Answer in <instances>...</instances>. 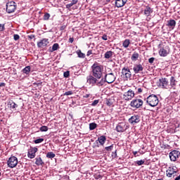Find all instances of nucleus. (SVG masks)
<instances>
[{"label": "nucleus", "mask_w": 180, "mask_h": 180, "mask_svg": "<svg viewBox=\"0 0 180 180\" xmlns=\"http://www.w3.org/2000/svg\"><path fill=\"white\" fill-rule=\"evenodd\" d=\"M133 154H134V155L136 157V156L137 155V151H134V152H133Z\"/></svg>", "instance_id": "obj_59"}, {"label": "nucleus", "mask_w": 180, "mask_h": 180, "mask_svg": "<svg viewBox=\"0 0 180 180\" xmlns=\"http://www.w3.org/2000/svg\"><path fill=\"white\" fill-rule=\"evenodd\" d=\"M91 70L93 72V76L97 79H101L102 77V66L94 64L91 66Z\"/></svg>", "instance_id": "obj_1"}, {"label": "nucleus", "mask_w": 180, "mask_h": 180, "mask_svg": "<svg viewBox=\"0 0 180 180\" xmlns=\"http://www.w3.org/2000/svg\"><path fill=\"white\" fill-rule=\"evenodd\" d=\"M22 72L23 74H26V75H29V73L30 72V66H26L22 70Z\"/></svg>", "instance_id": "obj_31"}, {"label": "nucleus", "mask_w": 180, "mask_h": 180, "mask_svg": "<svg viewBox=\"0 0 180 180\" xmlns=\"http://www.w3.org/2000/svg\"><path fill=\"white\" fill-rule=\"evenodd\" d=\"M153 8H151L150 6H146L144 9L143 13H144L145 16L148 17V16H150V15H151V13H153Z\"/></svg>", "instance_id": "obj_22"}, {"label": "nucleus", "mask_w": 180, "mask_h": 180, "mask_svg": "<svg viewBox=\"0 0 180 180\" xmlns=\"http://www.w3.org/2000/svg\"><path fill=\"white\" fill-rule=\"evenodd\" d=\"M54 157H56V154H54V153H53V152H49L46 154V158H51V160H53V158H54Z\"/></svg>", "instance_id": "obj_34"}, {"label": "nucleus", "mask_w": 180, "mask_h": 180, "mask_svg": "<svg viewBox=\"0 0 180 180\" xmlns=\"http://www.w3.org/2000/svg\"><path fill=\"white\" fill-rule=\"evenodd\" d=\"M6 84L4 82L0 83V86H5Z\"/></svg>", "instance_id": "obj_58"}, {"label": "nucleus", "mask_w": 180, "mask_h": 180, "mask_svg": "<svg viewBox=\"0 0 180 180\" xmlns=\"http://www.w3.org/2000/svg\"><path fill=\"white\" fill-rule=\"evenodd\" d=\"M122 75H124L127 79L131 78V72L130 71V69H129V68H123L122 70Z\"/></svg>", "instance_id": "obj_16"}, {"label": "nucleus", "mask_w": 180, "mask_h": 180, "mask_svg": "<svg viewBox=\"0 0 180 180\" xmlns=\"http://www.w3.org/2000/svg\"><path fill=\"white\" fill-rule=\"evenodd\" d=\"M58 49H60V45L57 43L53 44V45L52 46V49L50 51L51 53H53V51H57Z\"/></svg>", "instance_id": "obj_30"}, {"label": "nucleus", "mask_w": 180, "mask_h": 180, "mask_svg": "<svg viewBox=\"0 0 180 180\" xmlns=\"http://www.w3.org/2000/svg\"><path fill=\"white\" fill-rule=\"evenodd\" d=\"M129 123H131V124H133L134 126V124H137V123H140V115H134L129 119Z\"/></svg>", "instance_id": "obj_14"}, {"label": "nucleus", "mask_w": 180, "mask_h": 180, "mask_svg": "<svg viewBox=\"0 0 180 180\" xmlns=\"http://www.w3.org/2000/svg\"><path fill=\"white\" fill-rule=\"evenodd\" d=\"M63 77L64 78H68L70 77V71L64 72Z\"/></svg>", "instance_id": "obj_43"}, {"label": "nucleus", "mask_w": 180, "mask_h": 180, "mask_svg": "<svg viewBox=\"0 0 180 180\" xmlns=\"http://www.w3.org/2000/svg\"><path fill=\"white\" fill-rule=\"evenodd\" d=\"M167 26L173 30V29H175V26H176V21L172 19L169 20H167Z\"/></svg>", "instance_id": "obj_20"}, {"label": "nucleus", "mask_w": 180, "mask_h": 180, "mask_svg": "<svg viewBox=\"0 0 180 180\" xmlns=\"http://www.w3.org/2000/svg\"><path fill=\"white\" fill-rule=\"evenodd\" d=\"M92 96L91 94H84L83 96L84 98H91Z\"/></svg>", "instance_id": "obj_51"}, {"label": "nucleus", "mask_w": 180, "mask_h": 180, "mask_svg": "<svg viewBox=\"0 0 180 180\" xmlns=\"http://www.w3.org/2000/svg\"><path fill=\"white\" fill-rule=\"evenodd\" d=\"M107 1V2H110V0H106Z\"/></svg>", "instance_id": "obj_60"}, {"label": "nucleus", "mask_w": 180, "mask_h": 180, "mask_svg": "<svg viewBox=\"0 0 180 180\" xmlns=\"http://www.w3.org/2000/svg\"><path fill=\"white\" fill-rule=\"evenodd\" d=\"M37 148H30L27 152V157L31 160H33L36 157V152L38 151Z\"/></svg>", "instance_id": "obj_15"}, {"label": "nucleus", "mask_w": 180, "mask_h": 180, "mask_svg": "<svg viewBox=\"0 0 180 180\" xmlns=\"http://www.w3.org/2000/svg\"><path fill=\"white\" fill-rule=\"evenodd\" d=\"M127 3V0H116L115 6L117 8H123V6L126 5Z\"/></svg>", "instance_id": "obj_19"}, {"label": "nucleus", "mask_w": 180, "mask_h": 180, "mask_svg": "<svg viewBox=\"0 0 180 180\" xmlns=\"http://www.w3.org/2000/svg\"><path fill=\"white\" fill-rule=\"evenodd\" d=\"M113 56V51H108L104 54V58L109 59L111 58V57Z\"/></svg>", "instance_id": "obj_27"}, {"label": "nucleus", "mask_w": 180, "mask_h": 180, "mask_svg": "<svg viewBox=\"0 0 180 180\" xmlns=\"http://www.w3.org/2000/svg\"><path fill=\"white\" fill-rule=\"evenodd\" d=\"M71 4L72 5H75L76 4H78V0H72Z\"/></svg>", "instance_id": "obj_54"}, {"label": "nucleus", "mask_w": 180, "mask_h": 180, "mask_svg": "<svg viewBox=\"0 0 180 180\" xmlns=\"http://www.w3.org/2000/svg\"><path fill=\"white\" fill-rule=\"evenodd\" d=\"M135 164H137V165H139V166L143 165L144 160H137V161L135 162Z\"/></svg>", "instance_id": "obj_39"}, {"label": "nucleus", "mask_w": 180, "mask_h": 180, "mask_svg": "<svg viewBox=\"0 0 180 180\" xmlns=\"http://www.w3.org/2000/svg\"><path fill=\"white\" fill-rule=\"evenodd\" d=\"M19 39H20V36H19V34H15L13 35V39L16 41L17 40H19Z\"/></svg>", "instance_id": "obj_42"}, {"label": "nucleus", "mask_w": 180, "mask_h": 180, "mask_svg": "<svg viewBox=\"0 0 180 180\" xmlns=\"http://www.w3.org/2000/svg\"><path fill=\"white\" fill-rule=\"evenodd\" d=\"M127 129H129V124H127L126 122H120L116 127L117 133H124Z\"/></svg>", "instance_id": "obj_4"}, {"label": "nucleus", "mask_w": 180, "mask_h": 180, "mask_svg": "<svg viewBox=\"0 0 180 180\" xmlns=\"http://www.w3.org/2000/svg\"><path fill=\"white\" fill-rule=\"evenodd\" d=\"M168 54H169V47L168 46L162 47L159 50V55L160 57H167Z\"/></svg>", "instance_id": "obj_13"}, {"label": "nucleus", "mask_w": 180, "mask_h": 180, "mask_svg": "<svg viewBox=\"0 0 180 180\" xmlns=\"http://www.w3.org/2000/svg\"><path fill=\"white\" fill-rule=\"evenodd\" d=\"M106 84V79L105 78H102L100 81L97 80L96 86H103Z\"/></svg>", "instance_id": "obj_25"}, {"label": "nucleus", "mask_w": 180, "mask_h": 180, "mask_svg": "<svg viewBox=\"0 0 180 180\" xmlns=\"http://www.w3.org/2000/svg\"><path fill=\"white\" fill-rule=\"evenodd\" d=\"M115 146L114 144H112L110 146H107L105 148V150H106V151H112V150H113V147Z\"/></svg>", "instance_id": "obj_37"}, {"label": "nucleus", "mask_w": 180, "mask_h": 180, "mask_svg": "<svg viewBox=\"0 0 180 180\" xmlns=\"http://www.w3.org/2000/svg\"><path fill=\"white\" fill-rule=\"evenodd\" d=\"M155 60V58H154V57L150 58L148 59V63H149L150 64H153V63H154Z\"/></svg>", "instance_id": "obj_47"}, {"label": "nucleus", "mask_w": 180, "mask_h": 180, "mask_svg": "<svg viewBox=\"0 0 180 180\" xmlns=\"http://www.w3.org/2000/svg\"><path fill=\"white\" fill-rule=\"evenodd\" d=\"M40 131H47L49 130V127L47 126H42L39 129Z\"/></svg>", "instance_id": "obj_36"}, {"label": "nucleus", "mask_w": 180, "mask_h": 180, "mask_svg": "<svg viewBox=\"0 0 180 180\" xmlns=\"http://www.w3.org/2000/svg\"><path fill=\"white\" fill-rule=\"evenodd\" d=\"M98 103H99V100H94L91 104V106H96Z\"/></svg>", "instance_id": "obj_41"}, {"label": "nucleus", "mask_w": 180, "mask_h": 180, "mask_svg": "<svg viewBox=\"0 0 180 180\" xmlns=\"http://www.w3.org/2000/svg\"><path fill=\"white\" fill-rule=\"evenodd\" d=\"M5 30V24H0V32Z\"/></svg>", "instance_id": "obj_46"}, {"label": "nucleus", "mask_w": 180, "mask_h": 180, "mask_svg": "<svg viewBox=\"0 0 180 180\" xmlns=\"http://www.w3.org/2000/svg\"><path fill=\"white\" fill-rule=\"evenodd\" d=\"M49 43L50 42L49 41V39H42L39 42H37V47H39V49L46 47V46H47V44Z\"/></svg>", "instance_id": "obj_17"}, {"label": "nucleus", "mask_w": 180, "mask_h": 180, "mask_svg": "<svg viewBox=\"0 0 180 180\" xmlns=\"http://www.w3.org/2000/svg\"><path fill=\"white\" fill-rule=\"evenodd\" d=\"M64 1H68V0H64Z\"/></svg>", "instance_id": "obj_61"}, {"label": "nucleus", "mask_w": 180, "mask_h": 180, "mask_svg": "<svg viewBox=\"0 0 180 180\" xmlns=\"http://www.w3.org/2000/svg\"><path fill=\"white\" fill-rule=\"evenodd\" d=\"M73 92L72 91H66L65 94H64V96H68L70 95H72Z\"/></svg>", "instance_id": "obj_48"}, {"label": "nucleus", "mask_w": 180, "mask_h": 180, "mask_svg": "<svg viewBox=\"0 0 180 180\" xmlns=\"http://www.w3.org/2000/svg\"><path fill=\"white\" fill-rule=\"evenodd\" d=\"M159 102L160 101L158 100V97L155 94L150 95L146 98V103H148V105H149V106H151L152 108H155V106L158 105Z\"/></svg>", "instance_id": "obj_2"}, {"label": "nucleus", "mask_w": 180, "mask_h": 180, "mask_svg": "<svg viewBox=\"0 0 180 180\" xmlns=\"http://www.w3.org/2000/svg\"><path fill=\"white\" fill-rule=\"evenodd\" d=\"M35 161L36 165L40 166L44 165V162L41 160V158H37Z\"/></svg>", "instance_id": "obj_26"}, {"label": "nucleus", "mask_w": 180, "mask_h": 180, "mask_svg": "<svg viewBox=\"0 0 180 180\" xmlns=\"http://www.w3.org/2000/svg\"><path fill=\"white\" fill-rule=\"evenodd\" d=\"M169 155L171 161L175 162L178 158H179L180 152L179 150H174L169 153Z\"/></svg>", "instance_id": "obj_9"}, {"label": "nucleus", "mask_w": 180, "mask_h": 180, "mask_svg": "<svg viewBox=\"0 0 180 180\" xmlns=\"http://www.w3.org/2000/svg\"><path fill=\"white\" fill-rule=\"evenodd\" d=\"M7 165L9 168H15L18 165V158L11 156L7 161Z\"/></svg>", "instance_id": "obj_7"}, {"label": "nucleus", "mask_w": 180, "mask_h": 180, "mask_svg": "<svg viewBox=\"0 0 180 180\" xmlns=\"http://www.w3.org/2000/svg\"><path fill=\"white\" fill-rule=\"evenodd\" d=\"M141 92H143V89L139 88L137 90V94H141Z\"/></svg>", "instance_id": "obj_55"}, {"label": "nucleus", "mask_w": 180, "mask_h": 180, "mask_svg": "<svg viewBox=\"0 0 180 180\" xmlns=\"http://www.w3.org/2000/svg\"><path fill=\"white\" fill-rule=\"evenodd\" d=\"M91 54H93L92 50H89L87 51V54H86L87 57H89V56H91Z\"/></svg>", "instance_id": "obj_53"}, {"label": "nucleus", "mask_w": 180, "mask_h": 180, "mask_svg": "<svg viewBox=\"0 0 180 180\" xmlns=\"http://www.w3.org/2000/svg\"><path fill=\"white\" fill-rule=\"evenodd\" d=\"M77 54L79 58H85V55L84 53H82L81 50H77Z\"/></svg>", "instance_id": "obj_33"}, {"label": "nucleus", "mask_w": 180, "mask_h": 180, "mask_svg": "<svg viewBox=\"0 0 180 180\" xmlns=\"http://www.w3.org/2000/svg\"><path fill=\"white\" fill-rule=\"evenodd\" d=\"M143 70H144V68L141 64H136L134 65L133 70L134 74H140V72L143 71Z\"/></svg>", "instance_id": "obj_18"}, {"label": "nucleus", "mask_w": 180, "mask_h": 180, "mask_svg": "<svg viewBox=\"0 0 180 180\" xmlns=\"http://www.w3.org/2000/svg\"><path fill=\"white\" fill-rule=\"evenodd\" d=\"M143 100L140 98H135L131 101L130 106L131 108L139 109V108H141V106H143Z\"/></svg>", "instance_id": "obj_5"}, {"label": "nucleus", "mask_w": 180, "mask_h": 180, "mask_svg": "<svg viewBox=\"0 0 180 180\" xmlns=\"http://www.w3.org/2000/svg\"><path fill=\"white\" fill-rule=\"evenodd\" d=\"M102 39H103V40H108V35H106V34H103V36H102Z\"/></svg>", "instance_id": "obj_52"}, {"label": "nucleus", "mask_w": 180, "mask_h": 180, "mask_svg": "<svg viewBox=\"0 0 180 180\" xmlns=\"http://www.w3.org/2000/svg\"><path fill=\"white\" fill-rule=\"evenodd\" d=\"M158 86H162V88H164L165 89H168V84H169V82H168V79L167 78H161L159 79V82H158Z\"/></svg>", "instance_id": "obj_11"}, {"label": "nucleus", "mask_w": 180, "mask_h": 180, "mask_svg": "<svg viewBox=\"0 0 180 180\" xmlns=\"http://www.w3.org/2000/svg\"><path fill=\"white\" fill-rule=\"evenodd\" d=\"M122 46H123V47H124V49H127V47H129V46H130V39H125L122 42Z\"/></svg>", "instance_id": "obj_29"}, {"label": "nucleus", "mask_w": 180, "mask_h": 180, "mask_svg": "<svg viewBox=\"0 0 180 180\" xmlns=\"http://www.w3.org/2000/svg\"><path fill=\"white\" fill-rule=\"evenodd\" d=\"M176 79H175V77L172 76L170 77V88L171 89H176Z\"/></svg>", "instance_id": "obj_21"}, {"label": "nucleus", "mask_w": 180, "mask_h": 180, "mask_svg": "<svg viewBox=\"0 0 180 180\" xmlns=\"http://www.w3.org/2000/svg\"><path fill=\"white\" fill-rule=\"evenodd\" d=\"M112 158H117V150L112 152Z\"/></svg>", "instance_id": "obj_45"}, {"label": "nucleus", "mask_w": 180, "mask_h": 180, "mask_svg": "<svg viewBox=\"0 0 180 180\" xmlns=\"http://www.w3.org/2000/svg\"><path fill=\"white\" fill-rule=\"evenodd\" d=\"M65 27H66L65 25H63L60 27V30H65Z\"/></svg>", "instance_id": "obj_56"}, {"label": "nucleus", "mask_w": 180, "mask_h": 180, "mask_svg": "<svg viewBox=\"0 0 180 180\" xmlns=\"http://www.w3.org/2000/svg\"><path fill=\"white\" fill-rule=\"evenodd\" d=\"M74 5L72 3H70V4H68L66 5V8H67V9H70V8H71Z\"/></svg>", "instance_id": "obj_50"}, {"label": "nucleus", "mask_w": 180, "mask_h": 180, "mask_svg": "<svg viewBox=\"0 0 180 180\" xmlns=\"http://www.w3.org/2000/svg\"><path fill=\"white\" fill-rule=\"evenodd\" d=\"M8 105H10V109L13 112L16 110V108H18V104H16L15 102L13 101H9Z\"/></svg>", "instance_id": "obj_23"}, {"label": "nucleus", "mask_w": 180, "mask_h": 180, "mask_svg": "<svg viewBox=\"0 0 180 180\" xmlns=\"http://www.w3.org/2000/svg\"><path fill=\"white\" fill-rule=\"evenodd\" d=\"M50 19V14L49 13H46L44 15V20H49Z\"/></svg>", "instance_id": "obj_38"}, {"label": "nucleus", "mask_w": 180, "mask_h": 180, "mask_svg": "<svg viewBox=\"0 0 180 180\" xmlns=\"http://www.w3.org/2000/svg\"><path fill=\"white\" fill-rule=\"evenodd\" d=\"M166 175L169 178H172V176H177L178 168H176V167L175 166L169 167L168 169L166 171Z\"/></svg>", "instance_id": "obj_3"}, {"label": "nucleus", "mask_w": 180, "mask_h": 180, "mask_svg": "<svg viewBox=\"0 0 180 180\" xmlns=\"http://www.w3.org/2000/svg\"><path fill=\"white\" fill-rule=\"evenodd\" d=\"M69 43H74V38H70L69 39Z\"/></svg>", "instance_id": "obj_57"}, {"label": "nucleus", "mask_w": 180, "mask_h": 180, "mask_svg": "<svg viewBox=\"0 0 180 180\" xmlns=\"http://www.w3.org/2000/svg\"><path fill=\"white\" fill-rule=\"evenodd\" d=\"M139 53L134 52L131 56V60L132 61H137V60H139Z\"/></svg>", "instance_id": "obj_28"}, {"label": "nucleus", "mask_w": 180, "mask_h": 180, "mask_svg": "<svg viewBox=\"0 0 180 180\" xmlns=\"http://www.w3.org/2000/svg\"><path fill=\"white\" fill-rule=\"evenodd\" d=\"M43 141H44V139L43 138H39L38 139H36L34 141V143L35 144H40V143H43Z\"/></svg>", "instance_id": "obj_35"}, {"label": "nucleus", "mask_w": 180, "mask_h": 180, "mask_svg": "<svg viewBox=\"0 0 180 180\" xmlns=\"http://www.w3.org/2000/svg\"><path fill=\"white\" fill-rule=\"evenodd\" d=\"M94 178L95 179H102V175H101L100 174H94Z\"/></svg>", "instance_id": "obj_44"}, {"label": "nucleus", "mask_w": 180, "mask_h": 180, "mask_svg": "<svg viewBox=\"0 0 180 180\" xmlns=\"http://www.w3.org/2000/svg\"><path fill=\"white\" fill-rule=\"evenodd\" d=\"M106 105H107V106H112V105H113V103H112V101L110 100H107Z\"/></svg>", "instance_id": "obj_49"}, {"label": "nucleus", "mask_w": 180, "mask_h": 180, "mask_svg": "<svg viewBox=\"0 0 180 180\" xmlns=\"http://www.w3.org/2000/svg\"><path fill=\"white\" fill-rule=\"evenodd\" d=\"M123 98L125 101H131L134 98V91L131 89L128 90L124 93Z\"/></svg>", "instance_id": "obj_8"}, {"label": "nucleus", "mask_w": 180, "mask_h": 180, "mask_svg": "<svg viewBox=\"0 0 180 180\" xmlns=\"http://www.w3.org/2000/svg\"><path fill=\"white\" fill-rule=\"evenodd\" d=\"M16 11V3L15 1H9L6 4V13H13Z\"/></svg>", "instance_id": "obj_6"}, {"label": "nucleus", "mask_w": 180, "mask_h": 180, "mask_svg": "<svg viewBox=\"0 0 180 180\" xmlns=\"http://www.w3.org/2000/svg\"><path fill=\"white\" fill-rule=\"evenodd\" d=\"M98 78L95 77L94 75H89L86 77V82L89 84L91 86H95L96 85Z\"/></svg>", "instance_id": "obj_10"}, {"label": "nucleus", "mask_w": 180, "mask_h": 180, "mask_svg": "<svg viewBox=\"0 0 180 180\" xmlns=\"http://www.w3.org/2000/svg\"><path fill=\"white\" fill-rule=\"evenodd\" d=\"M28 39H30V40H33L34 39V41L36 40V36H34V34H30L27 36Z\"/></svg>", "instance_id": "obj_40"}, {"label": "nucleus", "mask_w": 180, "mask_h": 180, "mask_svg": "<svg viewBox=\"0 0 180 180\" xmlns=\"http://www.w3.org/2000/svg\"><path fill=\"white\" fill-rule=\"evenodd\" d=\"M104 79H105V82L108 84H112V82H115L116 79V76H115V75H113V73L111 72L105 75Z\"/></svg>", "instance_id": "obj_12"}, {"label": "nucleus", "mask_w": 180, "mask_h": 180, "mask_svg": "<svg viewBox=\"0 0 180 180\" xmlns=\"http://www.w3.org/2000/svg\"><path fill=\"white\" fill-rule=\"evenodd\" d=\"M98 127V124L95 122H91L89 124V130H95Z\"/></svg>", "instance_id": "obj_32"}, {"label": "nucleus", "mask_w": 180, "mask_h": 180, "mask_svg": "<svg viewBox=\"0 0 180 180\" xmlns=\"http://www.w3.org/2000/svg\"><path fill=\"white\" fill-rule=\"evenodd\" d=\"M98 141L100 143L101 146H103L105 143L106 142V136H101L98 138Z\"/></svg>", "instance_id": "obj_24"}]
</instances>
